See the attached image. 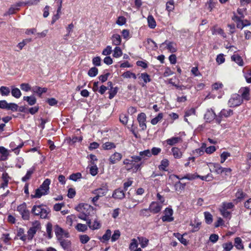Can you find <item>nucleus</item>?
<instances>
[{"instance_id":"1","label":"nucleus","mask_w":251,"mask_h":251,"mask_svg":"<svg viewBox=\"0 0 251 251\" xmlns=\"http://www.w3.org/2000/svg\"><path fill=\"white\" fill-rule=\"evenodd\" d=\"M50 212V209L43 204L34 205L31 210V214L34 217L43 219H49Z\"/></svg>"},{"instance_id":"2","label":"nucleus","mask_w":251,"mask_h":251,"mask_svg":"<svg viewBox=\"0 0 251 251\" xmlns=\"http://www.w3.org/2000/svg\"><path fill=\"white\" fill-rule=\"evenodd\" d=\"M142 158H131V159H126L124 163L126 165L127 170H133L137 171L140 167L141 164L139 162L141 161Z\"/></svg>"},{"instance_id":"3","label":"nucleus","mask_w":251,"mask_h":251,"mask_svg":"<svg viewBox=\"0 0 251 251\" xmlns=\"http://www.w3.org/2000/svg\"><path fill=\"white\" fill-rule=\"evenodd\" d=\"M75 209L79 213H83L89 216L93 211V207L87 203H79L75 207Z\"/></svg>"},{"instance_id":"4","label":"nucleus","mask_w":251,"mask_h":251,"mask_svg":"<svg viewBox=\"0 0 251 251\" xmlns=\"http://www.w3.org/2000/svg\"><path fill=\"white\" fill-rule=\"evenodd\" d=\"M242 102L243 100L240 95L234 94L229 99L228 104L230 107H236L240 105Z\"/></svg>"},{"instance_id":"5","label":"nucleus","mask_w":251,"mask_h":251,"mask_svg":"<svg viewBox=\"0 0 251 251\" xmlns=\"http://www.w3.org/2000/svg\"><path fill=\"white\" fill-rule=\"evenodd\" d=\"M108 191V187L106 184H102L100 187L93 190L92 194L99 196V197L104 196Z\"/></svg>"},{"instance_id":"6","label":"nucleus","mask_w":251,"mask_h":251,"mask_svg":"<svg viewBox=\"0 0 251 251\" xmlns=\"http://www.w3.org/2000/svg\"><path fill=\"white\" fill-rule=\"evenodd\" d=\"M146 115L144 113H140L138 114L137 117V121L139 126L143 130H145L147 128V126L146 124Z\"/></svg>"},{"instance_id":"7","label":"nucleus","mask_w":251,"mask_h":251,"mask_svg":"<svg viewBox=\"0 0 251 251\" xmlns=\"http://www.w3.org/2000/svg\"><path fill=\"white\" fill-rule=\"evenodd\" d=\"M164 46H166L165 48H166L167 49H168L171 52H176L177 50L176 45L174 42L166 41L161 44L160 48H163Z\"/></svg>"},{"instance_id":"8","label":"nucleus","mask_w":251,"mask_h":251,"mask_svg":"<svg viewBox=\"0 0 251 251\" xmlns=\"http://www.w3.org/2000/svg\"><path fill=\"white\" fill-rule=\"evenodd\" d=\"M150 212L153 214H157L161 211L162 205L156 201H152L149 206Z\"/></svg>"},{"instance_id":"9","label":"nucleus","mask_w":251,"mask_h":251,"mask_svg":"<svg viewBox=\"0 0 251 251\" xmlns=\"http://www.w3.org/2000/svg\"><path fill=\"white\" fill-rule=\"evenodd\" d=\"M112 197L116 200L123 199L125 197V190L120 188L115 189L113 192Z\"/></svg>"},{"instance_id":"10","label":"nucleus","mask_w":251,"mask_h":251,"mask_svg":"<svg viewBox=\"0 0 251 251\" xmlns=\"http://www.w3.org/2000/svg\"><path fill=\"white\" fill-rule=\"evenodd\" d=\"M250 89L249 87H242L239 91V93L241 95V99L245 100H249L250 99Z\"/></svg>"},{"instance_id":"11","label":"nucleus","mask_w":251,"mask_h":251,"mask_svg":"<svg viewBox=\"0 0 251 251\" xmlns=\"http://www.w3.org/2000/svg\"><path fill=\"white\" fill-rule=\"evenodd\" d=\"M24 2L20 1L12 5L8 9V11L4 14V16L13 14L16 10H19V7L23 6Z\"/></svg>"},{"instance_id":"12","label":"nucleus","mask_w":251,"mask_h":251,"mask_svg":"<svg viewBox=\"0 0 251 251\" xmlns=\"http://www.w3.org/2000/svg\"><path fill=\"white\" fill-rule=\"evenodd\" d=\"M51 181L49 178H46L40 186L41 190H43L44 194L48 195L50 192V185Z\"/></svg>"},{"instance_id":"13","label":"nucleus","mask_w":251,"mask_h":251,"mask_svg":"<svg viewBox=\"0 0 251 251\" xmlns=\"http://www.w3.org/2000/svg\"><path fill=\"white\" fill-rule=\"evenodd\" d=\"M216 117V114L214 110L211 109H207L204 115V119L207 122H210L213 121Z\"/></svg>"},{"instance_id":"14","label":"nucleus","mask_w":251,"mask_h":251,"mask_svg":"<svg viewBox=\"0 0 251 251\" xmlns=\"http://www.w3.org/2000/svg\"><path fill=\"white\" fill-rule=\"evenodd\" d=\"M91 159V166L90 167V173L93 176H95L98 173V168L97 165L95 163V161H97V158H90Z\"/></svg>"},{"instance_id":"15","label":"nucleus","mask_w":251,"mask_h":251,"mask_svg":"<svg viewBox=\"0 0 251 251\" xmlns=\"http://www.w3.org/2000/svg\"><path fill=\"white\" fill-rule=\"evenodd\" d=\"M38 227L37 226H33L29 228L27 231V235H26V240H31L36 234Z\"/></svg>"},{"instance_id":"16","label":"nucleus","mask_w":251,"mask_h":251,"mask_svg":"<svg viewBox=\"0 0 251 251\" xmlns=\"http://www.w3.org/2000/svg\"><path fill=\"white\" fill-rule=\"evenodd\" d=\"M210 167L213 168V171L210 169V170L211 172L213 171L215 172L217 174H221L222 173V169L220 165L218 163H209Z\"/></svg>"},{"instance_id":"17","label":"nucleus","mask_w":251,"mask_h":251,"mask_svg":"<svg viewBox=\"0 0 251 251\" xmlns=\"http://www.w3.org/2000/svg\"><path fill=\"white\" fill-rule=\"evenodd\" d=\"M59 240L60 246L64 250H68L71 247V242L70 241L62 239H60Z\"/></svg>"},{"instance_id":"18","label":"nucleus","mask_w":251,"mask_h":251,"mask_svg":"<svg viewBox=\"0 0 251 251\" xmlns=\"http://www.w3.org/2000/svg\"><path fill=\"white\" fill-rule=\"evenodd\" d=\"M169 165V162L167 159H164L161 161V164L158 166L160 171H167V167Z\"/></svg>"},{"instance_id":"19","label":"nucleus","mask_w":251,"mask_h":251,"mask_svg":"<svg viewBox=\"0 0 251 251\" xmlns=\"http://www.w3.org/2000/svg\"><path fill=\"white\" fill-rule=\"evenodd\" d=\"M231 60L240 66H243L244 62L242 58L238 54H235L231 56Z\"/></svg>"},{"instance_id":"20","label":"nucleus","mask_w":251,"mask_h":251,"mask_svg":"<svg viewBox=\"0 0 251 251\" xmlns=\"http://www.w3.org/2000/svg\"><path fill=\"white\" fill-rule=\"evenodd\" d=\"M47 91L46 88H41L38 86L33 87L32 91L34 93L37 94L39 96H41L43 93H46Z\"/></svg>"},{"instance_id":"21","label":"nucleus","mask_w":251,"mask_h":251,"mask_svg":"<svg viewBox=\"0 0 251 251\" xmlns=\"http://www.w3.org/2000/svg\"><path fill=\"white\" fill-rule=\"evenodd\" d=\"M181 141V138L179 137H173L167 139L166 142L168 145L170 146L174 145Z\"/></svg>"},{"instance_id":"22","label":"nucleus","mask_w":251,"mask_h":251,"mask_svg":"<svg viewBox=\"0 0 251 251\" xmlns=\"http://www.w3.org/2000/svg\"><path fill=\"white\" fill-rule=\"evenodd\" d=\"M35 171V168L32 167L28 170L26 173V175L22 178V180L23 182H26L27 180L29 179L32 175L33 174Z\"/></svg>"},{"instance_id":"23","label":"nucleus","mask_w":251,"mask_h":251,"mask_svg":"<svg viewBox=\"0 0 251 251\" xmlns=\"http://www.w3.org/2000/svg\"><path fill=\"white\" fill-rule=\"evenodd\" d=\"M112 44L116 46H118L121 44V38L120 35L116 34H114L111 37Z\"/></svg>"},{"instance_id":"24","label":"nucleus","mask_w":251,"mask_h":251,"mask_svg":"<svg viewBox=\"0 0 251 251\" xmlns=\"http://www.w3.org/2000/svg\"><path fill=\"white\" fill-rule=\"evenodd\" d=\"M17 235L22 241L25 242L26 240V235L25 234V230L23 228L20 227L18 229Z\"/></svg>"},{"instance_id":"25","label":"nucleus","mask_w":251,"mask_h":251,"mask_svg":"<svg viewBox=\"0 0 251 251\" xmlns=\"http://www.w3.org/2000/svg\"><path fill=\"white\" fill-rule=\"evenodd\" d=\"M174 236L176 237L180 241V242L184 246H187L188 245V241L186 239L184 238L183 237V235L179 233H174Z\"/></svg>"},{"instance_id":"26","label":"nucleus","mask_w":251,"mask_h":251,"mask_svg":"<svg viewBox=\"0 0 251 251\" xmlns=\"http://www.w3.org/2000/svg\"><path fill=\"white\" fill-rule=\"evenodd\" d=\"M63 229L58 225H56L54 227V232L58 239H61L63 235Z\"/></svg>"},{"instance_id":"27","label":"nucleus","mask_w":251,"mask_h":251,"mask_svg":"<svg viewBox=\"0 0 251 251\" xmlns=\"http://www.w3.org/2000/svg\"><path fill=\"white\" fill-rule=\"evenodd\" d=\"M44 191L41 190L40 187H39L37 189L35 190V193L34 195H31V198H40L42 196L46 195V194H43Z\"/></svg>"},{"instance_id":"28","label":"nucleus","mask_w":251,"mask_h":251,"mask_svg":"<svg viewBox=\"0 0 251 251\" xmlns=\"http://www.w3.org/2000/svg\"><path fill=\"white\" fill-rule=\"evenodd\" d=\"M148 25L151 28H154L156 26V22L152 16L150 15L148 17Z\"/></svg>"},{"instance_id":"29","label":"nucleus","mask_w":251,"mask_h":251,"mask_svg":"<svg viewBox=\"0 0 251 251\" xmlns=\"http://www.w3.org/2000/svg\"><path fill=\"white\" fill-rule=\"evenodd\" d=\"M23 99H24V100L27 101V102L30 105H34L36 102V99L35 98V97L33 96H31L30 97H28V96L24 97Z\"/></svg>"},{"instance_id":"30","label":"nucleus","mask_w":251,"mask_h":251,"mask_svg":"<svg viewBox=\"0 0 251 251\" xmlns=\"http://www.w3.org/2000/svg\"><path fill=\"white\" fill-rule=\"evenodd\" d=\"M205 223L208 225L211 224L213 221V217L211 214L207 211L204 212Z\"/></svg>"},{"instance_id":"31","label":"nucleus","mask_w":251,"mask_h":251,"mask_svg":"<svg viewBox=\"0 0 251 251\" xmlns=\"http://www.w3.org/2000/svg\"><path fill=\"white\" fill-rule=\"evenodd\" d=\"M137 239H138L141 245V247L142 248H144L148 246L149 240L147 238L144 237H138Z\"/></svg>"},{"instance_id":"32","label":"nucleus","mask_w":251,"mask_h":251,"mask_svg":"<svg viewBox=\"0 0 251 251\" xmlns=\"http://www.w3.org/2000/svg\"><path fill=\"white\" fill-rule=\"evenodd\" d=\"M234 207V204L232 202H223L222 203L221 209L227 210V209H231Z\"/></svg>"},{"instance_id":"33","label":"nucleus","mask_w":251,"mask_h":251,"mask_svg":"<svg viewBox=\"0 0 251 251\" xmlns=\"http://www.w3.org/2000/svg\"><path fill=\"white\" fill-rule=\"evenodd\" d=\"M111 236V231L108 229L106 230L105 233L103 235V236L100 238V240H103L102 242H104L105 241H108Z\"/></svg>"},{"instance_id":"34","label":"nucleus","mask_w":251,"mask_h":251,"mask_svg":"<svg viewBox=\"0 0 251 251\" xmlns=\"http://www.w3.org/2000/svg\"><path fill=\"white\" fill-rule=\"evenodd\" d=\"M163 117V114L162 113H160L158 114V115L155 117V118H153L151 120V124L152 125H156L158 122H160Z\"/></svg>"},{"instance_id":"35","label":"nucleus","mask_w":251,"mask_h":251,"mask_svg":"<svg viewBox=\"0 0 251 251\" xmlns=\"http://www.w3.org/2000/svg\"><path fill=\"white\" fill-rule=\"evenodd\" d=\"M75 229L79 232H85L87 229V226L85 224L78 223L75 226Z\"/></svg>"},{"instance_id":"36","label":"nucleus","mask_w":251,"mask_h":251,"mask_svg":"<svg viewBox=\"0 0 251 251\" xmlns=\"http://www.w3.org/2000/svg\"><path fill=\"white\" fill-rule=\"evenodd\" d=\"M234 245L238 250L243 249V245L242 243V240L240 237H236L234 239Z\"/></svg>"},{"instance_id":"37","label":"nucleus","mask_w":251,"mask_h":251,"mask_svg":"<svg viewBox=\"0 0 251 251\" xmlns=\"http://www.w3.org/2000/svg\"><path fill=\"white\" fill-rule=\"evenodd\" d=\"M113 52V56L115 58H119L121 57L123 54L122 50L119 47H116L115 48Z\"/></svg>"},{"instance_id":"38","label":"nucleus","mask_w":251,"mask_h":251,"mask_svg":"<svg viewBox=\"0 0 251 251\" xmlns=\"http://www.w3.org/2000/svg\"><path fill=\"white\" fill-rule=\"evenodd\" d=\"M220 211L221 215L225 218L230 219L231 218V212L227 210L220 208Z\"/></svg>"},{"instance_id":"39","label":"nucleus","mask_w":251,"mask_h":251,"mask_svg":"<svg viewBox=\"0 0 251 251\" xmlns=\"http://www.w3.org/2000/svg\"><path fill=\"white\" fill-rule=\"evenodd\" d=\"M198 177L197 176V173L194 174H186L185 175L181 177V178H184L189 180H194Z\"/></svg>"},{"instance_id":"40","label":"nucleus","mask_w":251,"mask_h":251,"mask_svg":"<svg viewBox=\"0 0 251 251\" xmlns=\"http://www.w3.org/2000/svg\"><path fill=\"white\" fill-rule=\"evenodd\" d=\"M12 95L16 98H19L21 96V92L18 88H14L11 90Z\"/></svg>"},{"instance_id":"41","label":"nucleus","mask_w":251,"mask_h":251,"mask_svg":"<svg viewBox=\"0 0 251 251\" xmlns=\"http://www.w3.org/2000/svg\"><path fill=\"white\" fill-rule=\"evenodd\" d=\"M115 145L113 143L107 142L103 144L102 147L104 150H111L115 148Z\"/></svg>"},{"instance_id":"42","label":"nucleus","mask_w":251,"mask_h":251,"mask_svg":"<svg viewBox=\"0 0 251 251\" xmlns=\"http://www.w3.org/2000/svg\"><path fill=\"white\" fill-rule=\"evenodd\" d=\"M122 76L124 78H129L132 77L134 79H136L137 78L136 75L130 71H126V72L123 73Z\"/></svg>"},{"instance_id":"43","label":"nucleus","mask_w":251,"mask_h":251,"mask_svg":"<svg viewBox=\"0 0 251 251\" xmlns=\"http://www.w3.org/2000/svg\"><path fill=\"white\" fill-rule=\"evenodd\" d=\"M138 246V244L137 240L135 238H133L131 241V243H130V245L129 246V249L131 251H133L135 249H137Z\"/></svg>"},{"instance_id":"44","label":"nucleus","mask_w":251,"mask_h":251,"mask_svg":"<svg viewBox=\"0 0 251 251\" xmlns=\"http://www.w3.org/2000/svg\"><path fill=\"white\" fill-rule=\"evenodd\" d=\"M52 226L50 223H48L46 225V231L48 234V237L50 239L52 237Z\"/></svg>"},{"instance_id":"45","label":"nucleus","mask_w":251,"mask_h":251,"mask_svg":"<svg viewBox=\"0 0 251 251\" xmlns=\"http://www.w3.org/2000/svg\"><path fill=\"white\" fill-rule=\"evenodd\" d=\"M232 110L231 109H223L220 114L221 116H224L225 117H227L230 116L232 114Z\"/></svg>"},{"instance_id":"46","label":"nucleus","mask_w":251,"mask_h":251,"mask_svg":"<svg viewBox=\"0 0 251 251\" xmlns=\"http://www.w3.org/2000/svg\"><path fill=\"white\" fill-rule=\"evenodd\" d=\"M76 217L75 215L71 214V215H69L66 218V223L70 226H72L73 221L74 220H76Z\"/></svg>"},{"instance_id":"47","label":"nucleus","mask_w":251,"mask_h":251,"mask_svg":"<svg viewBox=\"0 0 251 251\" xmlns=\"http://www.w3.org/2000/svg\"><path fill=\"white\" fill-rule=\"evenodd\" d=\"M139 78H141L145 83H147L151 81L150 75L146 73H142L140 75Z\"/></svg>"},{"instance_id":"48","label":"nucleus","mask_w":251,"mask_h":251,"mask_svg":"<svg viewBox=\"0 0 251 251\" xmlns=\"http://www.w3.org/2000/svg\"><path fill=\"white\" fill-rule=\"evenodd\" d=\"M0 91L2 96H8L10 92V89L6 86H1L0 88Z\"/></svg>"},{"instance_id":"49","label":"nucleus","mask_w":251,"mask_h":251,"mask_svg":"<svg viewBox=\"0 0 251 251\" xmlns=\"http://www.w3.org/2000/svg\"><path fill=\"white\" fill-rule=\"evenodd\" d=\"M81 177H82V175L80 173H74V174H72V175H71L70 176L69 178L70 179H71L73 181H76L78 179L80 178Z\"/></svg>"},{"instance_id":"50","label":"nucleus","mask_w":251,"mask_h":251,"mask_svg":"<svg viewBox=\"0 0 251 251\" xmlns=\"http://www.w3.org/2000/svg\"><path fill=\"white\" fill-rule=\"evenodd\" d=\"M90 239V237L86 234L81 235L79 236L80 241L83 244H86Z\"/></svg>"},{"instance_id":"51","label":"nucleus","mask_w":251,"mask_h":251,"mask_svg":"<svg viewBox=\"0 0 251 251\" xmlns=\"http://www.w3.org/2000/svg\"><path fill=\"white\" fill-rule=\"evenodd\" d=\"M150 208L142 209L140 211L139 215L141 216H150Z\"/></svg>"},{"instance_id":"52","label":"nucleus","mask_w":251,"mask_h":251,"mask_svg":"<svg viewBox=\"0 0 251 251\" xmlns=\"http://www.w3.org/2000/svg\"><path fill=\"white\" fill-rule=\"evenodd\" d=\"M121 233L119 230L114 231V233L111 236V241L115 242L120 237Z\"/></svg>"},{"instance_id":"53","label":"nucleus","mask_w":251,"mask_h":251,"mask_svg":"<svg viewBox=\"0 0 251 251\" xmlns=\"http://www.w3.org/2000/svg\"><path fill=\"white\" fill-rule=\"evenodd\" d=\"M21 215L23 220H28L29 219L30 212L27 208Z\"/></svg>"},{"instance_id":"54","label":"nucleus","mask_w":251,"mask_h":251,"mask_svg":"<svg viewBox=\"0 0 251 251\" xmlns=\"http://www.w3.org/2000/svg\"><path fill=\"white\" fill-rule=\"evenodd\" d=\"M98 73V70L96 67L91 68L88 73V75L91 77L95 76Z\"/></svg>"},{"instance_id":"55","label":"nucleus","mask_w":251,"mask_h":251,"mask_svg":"<svg viewBox=\"0 0 251 251\" xmlns=\"http://www.w3.org/2000/svg\"><path fill=\"white\" fill-rule=\"evenodd\" d=\"M224 251H230L233 247L231 242L224 243L223 244Z\"/></svg>"},{"instance_id":"56","label":"nucleus","mask_w":251,"mask_h":251,"mask_svg":"<svg viewBox=\"0 0 251 251\" xmlns=\"http://www.w3.org/2000/svg\"><path fill=\"white\" fill-rule=\"evenodd\" d=\"M31 41V39H26L23 40L22 42L19 43L17 47L20 50H22L24 47L27 43L30 42Z\"/></svg>"},{"instance_id":"57","label":"nucleus","mask_w":251,"mask_h":251,"mask_svg":"<svg viewBox=\"0 0 251 251\" xmlns=\"http://www.w3.org/2000/svg\"><path fill=\"white\" fill-rule=\"evenodd\" d=\"M21 89L25 92H28L31 89L30 85L28 83H23L20 85Z\"/></svg>"},{"instance_id":"58","label":"nucleus","mask_w":251,"mask_h":251,"mask_svg":"<svg viewBox=\"0 0 251 251\" xmlns=\"http://www.w3.org/2000/svg\"><path fill=\"white\" fill-rule=\"evenodd\" d=\"M101 226L100 223L97 219H96L92 226H90V228L92 230H96L100 228Z\"/></svg>"},{"instance_id":"59","label":"nucleus","mask_w":251,"mask_h":251,"mask_svg":"<svg viewBox=\"0 0 251 251\" xmlns=\"http://www.w3.org/2000/svg\"><path fill=\"white\" fill-rule=\"evenodd\" d=\"M118 88L117 87L111 88L109 92V98L112 99L117 93Z\"/></svg>"},{"instance_id":"60","label":"nucleus","mask_w":251,"mask_h":251,"mask_svg":"<svg viewBox=\"0 0 251 251\" xmlns=\"http://www.w3.org/2000/svg\"><path fill=\"white\" fill-rule=\"evenodd\" d=\"M163 222H171L174 220L173 216L164 215L161 217Z\"/></svg>"},{"instance_id":"61","label":"nucleus","mask_w":251,"mask_h":251,"mask_svg":"<svg viewBox=\"0 0 251 251\" xmlns=\"http://www.w3.org/2000/svg\"><path fill=\"white\" fill-rule=\"evenodd\" d=\"M173 155L175 157H179L182 155L181 152L176 148H173L172 150Z\"/></svg>"},{"instance_id":"62","label":"nucleus","mask_w":251,"mask_h":251,"mask_svg":"<svg viewBox=\"0 0 251 251\" xmlns=\"http://www.w3.org/2000/svg\"><path fill=\"white\" fill-rule=\"evenodd\" d=\"M112 52V48L110 46H107L106 48H105L102 52V54L104 55H108L110 54Z\"/></svg>"},{"instance_id":"63","label":"nucleus","mask_w":251,"mask_h":251,"mask_svg":"<svg viewBox=\"0 0 251 251\" xmlns=\"http://www.w3.org/2000/svg\"><path fill=\"white\" fill-rule=\"evenodd\" d=\"M215 5V2L213 0H208L207 2L206 6H207V9L210 11H212L213 8L214 7Z\"/></svg>"},{"instance_id":"64","label":"nucleus","mask_w":251,"mask_h":251,"mask_svg":"<svg viewBox=\"0 0 251 251\" xmlns=\"http://www.w3.org/2000/svg\"><path fill=\"white\" fill-rule=\"evenodd\" d=\"M225 61V59L224 58V55L223 54H220L217 55L216 58V62L219 64H221L223 63Z\"/></svg>"}]
</instances>
